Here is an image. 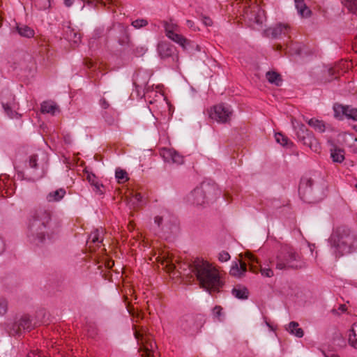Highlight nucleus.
Masks as SVG:
<instances>
[{
  "mask_svg": "<svg viewBox=\"0 0 357 357\" xmlns=\"http://www.w3.org/2000/svg\"><path fill=\"white\" fill-rule=\"evenodd\" d=\"M60 227L59 222L52 218L49 209L39 207L30 215L28 238L31 243L37 245L51 243L58 237Z\"/></svg>",
  "mask_w": 357,
  "mask_h": 357,
  "instance_id": "f257e3e1",
  "label": "nucleus"
},
{
  "mask_svg": "<svg viewBox=\"0 0 357 357\" xmlns=\"http://www.w3.org/2000/svg\"><path fill=\"white\" fill-rule=\"evenodd\" d=\"M192 272L196 276L201 288L212 294L219 292L225 281L220 271L213 264L200 258H196L190 264Z\"/></svg>",
  "mask_w": 357,
  "mask_h": 357,
  "instance_id": "f03ea898",
  "label": "nucleus"
},
{
  "mask_svg": "<svg viewBox=\"0 0 357 357\" xmlns=\"http://www.w3.org/2000/svg\"><path fill=\"white\" fill-rule=\"evenodd\" d=\"M328 243L333 255L340 257L356 250L357 236L349 227L340 226L333 229Z\"/></svg>",
  "mask_w": 357,
  "mask_h": 357,
  "instance_id": "7ed1b4c3",
  "label": "nucleus"
},
{
  "mask_svg": "<svg viewBox=\"0 0 357 357\" xmlns=\"http://www.w3.org/2000/svg\"><path fill=\"white\" fill-rule=\"evenodd\" d=\"M220 190L214 183L203 182L188 195V201L196 206H206L215 201Z\"/></svg>",
  "mask_w": 357,
  "mask_h": 357,
  "instance_id": "20e7f679",
  "label": "nucleus"
},
{
  "mask_svg": "<svg viewBox=\"0 0 357 357\" xmlns=\"http://www.w3.org/2000/svg\"><path fill=\"white\" fill-rule=\"evenodd\" d=\"M306 267L305 261L291 248L283 249L277 257L276 268L278 269H302Z\"/></svg>",
  "mask_w": 357,
  "mask_h": 357,
  "instance_id": "39448f33",
  "label": "nucleus"
},
{
  "mask_svg": "<svg viewBox=\"0 0 357 357\" xmlns=\"http://www.w3.org/2000/svg\"><path fill=\"white\" fill-rule=\"evenodd\" d=\"M204 322L203 317L198 314H185L179 318L177 327L185 335H193L199 332Z\"/></svg>",
  "mask_w": 357,
  "mask_h": 357,
  "instance_id": "423d86ee",
  "label": "nucleus"
},
{
  "mask_svg": "<svg viewBox=\"0 0 357 357\" xmlns=\"http://www.w3.org/2000/svg\"><path fill=\"white\" fill-rule=\"evenodd\" d=\"M135 338L141 344L140 349L143 351L142 357H158V353L155 351L157 346L153 341L152 337L147 333L146 328L135 329L134 333Z\"/></svg>",
  "mask_w": 357,
  "mask_h": 357,
  "instance_id": "0eeeda50",
  "label": "nucleus"
},
{
  "mask_svg": "<svg viewBox=\"0 0 357 357\" xmlns=\"http://www.w3.org/2000/svg\"><path fill=\"white\" fill-rule=\"evenodd\" d=\"M293 126L296 130L297 137L304 145L310 147L312 150L317 151L319 145L317 140L314 137L313 133L310 131L304 124L297 123L294 124L292 121Z\"/></svg>",
  "mask_w": 357,
  "mask_h": 357,
  "instance_id": "6e6552de",
  "label": "nucleus"
},
{
  "mask_svg": "<svg viewBox=\"0 0 357 357\" xmlns=\"http://www.w3.org/2000/svg\"><path fill=\"white\" fill-rule=\"evenodd\" d=\"M1 102L4 112L11 119H18L20 114L17 112L19 105L15 101V98L9 91H5L1 93Z\"/></svg>",
  "mask_w": 357,
  "mask_h": 357,
  "instance_id": "1a4fd4ad",
  "label": "nucleus"
},
{
  "mask_svg": "<svg viewBox=\"0 0 357 357\" xmlns=\"http://www.w3.org/2000/svg\"><path fill=\"white\" fill-rule=\"evenodd\" d=\"M313 183V180L308 177H303L301 180L298 193L301 199L305 202H314L317 200L312 188Z\"/></svg>",
  "mask_w": 357,
  "mask_h": 357,
  "instance_id": "9d476101",
  "label": "nucleus"
},
{
  "mask_svg": "<svg viewBox=\"0 0 357 357\" xmlns=\"http://www.w3.org/2000/svg\"><path fill=\"white\" fill-rule=\"evenodd\" d=\"M154 222L161 231L169 233L176 225V219L168 211H163L155 217Z\"/></svg>",
  "mask_w": 357,
  "mask_h": 357,
  "instance_id": "9b49d317",
  "label": "nucleus"
},
{
  "mask_svg": "<svg viewBox=\"0 0 357 357\" xmlns=\"http://www.w3.org/2000/svg\"><path fill=\"white\" fill-rule=\"evenodd\" d=\"M231 111L230 109L220 104L213 107V110L210 112V117L218 123H227L230 120Z\"/></svg>",
  "mask_w": 357,
  "mask_h": 357,
  "instance_id": "f8f14e48",
  "label": "nucleus"
},
{
  "mask_svg": "<svg viewBox=\"0 0 357 357\" xmlns=\"http://www.w3.org/2000/svg\"><path fill=\"white\" fill-rule=\"evenodd\" d=\"M38 156L36 154H33L28 158L26 160L25 166L30 169V175L29 180L35 181L42 178L44 175L43 172H37L39 169Z\"/></svg>",
  "mask_w": 357,
  "mask_h": 357,
  "instance_id": "ddd939ff",
  "label": "nucleus"
},
{
  "mask_svg": "<svg viewBox=\"0 0 357 357\" xmlns=\"http://www.w3.org/2000/svg\"><path fill=\"white\" fill-rule=\"evenodd\" d=\"M32 328V323L29 317L24 315L13 324L10 330V335H19L22 331H30Z\"/></svg>",
  "mask_w": 357,
  "mask_h": 357,
  "instance_id": "4468645a",
  "label": "nucleus"
},
{
  "mask_svg": "<svg viewBox=\"0 0 357 357\" xmlns=\"http://www.w3.org/2000/svg\"><path fill=\"white\" fill-rule=\"evenodd\" d=\"M160 155L167 162L174 163L176 165H181L183 162V157L176 151L172 149H160Z\"/></svg>",
  "mask_w": 357,
  "mask_h": 357,
  "instance_id": "2eb2a0df",
  "label": "nucleus"
},
{
  "mask_svg": "<svg viewBox=\"0 0 357 357\" xmlns=\"http://www.w3.org/2000/svg\"><path fill=\"white\" fill-rule=\"evenodd\" d=\"M335 116H340V114L345 116L347 119L357 121V109L349 105H342L335 104L333 106Z\"/></svg>",
  "mask_w": 357,
  "mask_h": 357,
  "instance_id": "dca6fc26",
  "label": "nucleus"
},
{
  "mask_svg": "<svg viewBox=\"0 0 357 357\" xmlns=\"http://www.w3.org/2000/svg\"><path fill=\"white\" fill-rule=\"evenodd\" d=\"M290 26L287 24L278 23L274 26L266 30L268 35H271L273 38H278L282 36H287L290 31Z\"/></svg>",
  "mask_w": 357,
  "mask_h": 357,
  "instance_id": "f3484780",
  "label": "nucleus"
},
{
  "mask_svg": "<svg viewBox=\"0 0 357 357\" xmlns=\"http://www.w3.org/2000/svg\"><path fill=\"white\" fill-rule=\"evenodd\" d=\"M174 51V47L169 43L160 42L158 45V52L162 59L172 56Z\"/></svg>",
  "mask_w": 357,
  "mask_h": 357,
  "instance_id": "a211bd4d",
  "label": "nucleus"
},
{
  "mask_svg": "<svg viewBox=\"0 0 357 357\" xmlns=\"http://www.w3.org/2000/svg\"><path fill=\"white\" fill-rule=\"evenodd\" d=\"M247 271V265L245 262L240 261V264L237 261H234L230 268L229 273L236 278H242Z\"/></svg>",
  "mask_w": 357,
  "mask_h": 357,
  "instance_id": "6ab92c4d",
  "label": "nucleus"
},
{
  "mask_svg": "<svg viewBox=\"0 0 357 357\" xmlns=\"http://www.w3.org/2000/svg\"><path fill=\"white\" fill-rule=\"evenodd\" d=\"M64 37L74 45H77L81 41L80 33L75 31L70 26H67L64 29Z\"/></svg>",
  "mask_w": 357,
  "mask_h": 357,
  "instance_id": "aec40b11",
  "label": "nucleus"
},
{
  "mask_svg": "<svg viewBox=\"0 0 357 357\" xmlns=\"http://www.w3.org/2000/svg\"><path fill=\"white\" fill-rule=\"evenodd\" d=\"M41 112L44 114H51L54 115L56 112L59 111V107L53 101H44L41 104Z\"/></svg>",
  "mask_w": 357,
  "mask_h": 357,
  "instance_id": "412c9836",
  "label": "nucleus"
},
{
  "mask_svg": "<svg viewBox=\"0 0 357 357\" xmlns=\"http://www.w3.org/2000/svg\"><path fill=\"white\" fill-rule=\"evenodd\" d=\"M65 195V189L59 188L48 193L46 196V199L48 202H59L64 197Z\"/></svg>",
  "mask_w": 357,
  "mask_h": 357,
  "instance_id": "4be33fe9",
  "label": "nucleus"
},
{
  "mask_svg": "<svg viewBox=\"0 0 357 357\" xmlns=\"http://www.w3.org/2000/svg\"><path fill=\"white\" fill-rule=\"evenodd\" d=\"M231 294L236 298L244 300L248 298L249 291L245 287L238 285L232 289Z\"/></svg>",
  "mask_w": 357,
  "mask_h": 357,
  "instance_id": "5701e85b",
  "label": "nucleus"
},
{
  "mask_svg": "<svg viewBox=\"0 0 357 357\" xmlns=\"http://www.w3.org/2000/svg\"><path fill=\"white\" fill-rule=\"evenodd\" d=\"M295 6L298 13L302 17H308L310 15L311 10L307 7L303 0H295Z\"/></svg>",
  "mask_w": 357,
  "mask_h": 357,
  "instance_id": "b1692460",
  "label": "nucleus"
},
{
  "mask_svg": "<svg viewBox=\"0 0 357 357\" xmlns=\"http://www.w3.org/2000/svg\"><path fill=\"white\" fill-rule=\"evenodd\" d=\"M102 234V230H100L98 229L93 231L91 234L89 236L87 243H94L98 245L99 243L102 242V237L101 234Z\"/></svg>",
  "mask_w": 357,
  "mask_h": 357,
  "instance_id": "393cba45",
  "label": "nucleus"
},
{
  "mask_svg": "<svg viewBox=\"0 0 357 357\" xmlns=\"http://www.w3.org/2000/svg\"><path fill=\"white\" fill-rule=\"evenodd\" d=\"M268 81L276 86H280L282 82L281 75L275 71H268L266 74Z\"/></svg>",
  "mask_w": 357,
  "mask_h": 357,
  "instance_id": "a878e982",
  "label": "nucleus"
},
{
  "mask_svg": "<svg viewBox=\"0 0 357 357\" xmlns=\"http://www.w3.org/2000/svg\"><path fill=\"white\" fill-rule=\"evenodd\" d=\"M17 31L18 33L23 37L32 38L34 36V31L25 24H18L17 26Z\"/></svg>",
  "mask_w": 357,
  "mask_h": 357,
  "instance_id": "bb28decb",
  "label": "nucleus"
},
{
  "mask_svg": "<svg viewBox=\"0 0 357 357\" xmlns=\"http://www.w3.org/2000/svg\"><path fill=\"white\" fill-rule=\"evenodd\" d=\"M183 49L190 54H194L196 52H201L202 47L196 43L195 41L186 39V43H185Z\"/></svg>",
  "mask_w": 357,
  "mask_h": 357,
  "instance_id": "cd10ccee",
  "label": "nucleus"
},
{
  "mask_svg": "<svg viewBox=\"0 0 357 357\" xmlns=\"http://www.w3.org/2000/svg\"><path fill=\"white\" fill-rule=\"evenodd\" d=\"M331 157L333 162L341 163L344 160V150L337 147L331 149Z\"/></svg>",
  "mask_w": 357,
  "mask_h": 357,
  "instance_id": "c85d7f7f",
  "label": "nucleus"
},
{
  "mask_svg": "<svg viewBox=\"0 0 357 357\" xmlns=\"http://www.w3.org/2000/svg\"><path fill=\"white\" fill-rule=\"evenodd\" d=\"M110 29V27L107 28V29H105L104 27H97L93 33V36L90 39L89 44L91 45L96 40L107 35Z\"/></svg>",
  "mask_w": 357,
  "mask_h": 357,
  "instance_id": "c756f323",
  "label": "nucleus"
},
{
  "mask_svg": "<svg viewBox=\"0 0 357 357\" xmlns=\"http://www.w3.org/2000/svg\"><path fill=\"white\" fill-rule=\"evenodd\" d=\"M349 343L352 347L357 349V323H354L349 331Z\"/></svg>",
  "mask_w": 357,
  "mask_h": 357,
  "instance_id": "7c9ffc66",
  "label": "nucleus"
},
{
  "mask_svg": "<svg viewBox=\"0 0 357 357\" xmlns=\"http://www.w3.org/2000/svg\"><path fill=\"white\" fill-rule=\"evenodd\" d=\"M275 138L276 142L284 147L291 148L293 146V143L288 139V137L281 132H276L275 134Z\"/></svg>",
  "mask_w": 357,
  "mask_h": 357,
  "instance_id": "2f4dec72",
  "label": "nucleus"
},
{
  "mask_svg": "<svg viewBox=\"0 0 357 357\" xmlns=\"http://www.w3.org/2000/svg\"><path fill=\"white\" fill-rule=\"evenodd\" d=\"M298 326L299 325L297 322L291 321L289 324V327L287 330L289 331L291 334L294 335L298 337H302L304 335V333L303 329L299 328Z\"/></svg>",
  "mask_w": 357,
  "mask_h": 357,
  "instance_id": "473e14b6",
  "label": "nucleus"
},
{
  "mask_svg": "<svg viewBox=\"0 0 357 357\" xmlns=\"http://www.w3.org/2000/svg\"><path fill=\"white\" fill-rule=\"evenodd\" d=\"M349 13L357 17V0H341Z\"/></svg>",
  "mask_w": 357,
  "mask_h": 357,
  "instance_id": "72a5a7b5",
  "label": "nucleus"
},
{
  "mask_svg": "<svg viewBox=\"0 0 357 357\" xmlns=\"http://www.w3.org/2000/svg\"><path fill=\"white\" fill-rule=\"evenodd\" d=\"M169 35L167 37L172 40V41L176 43L182 47H183L185 43H186V38L181 34H178L175 32H169Z\"/></svg>",
  "mask_w": 357,
  "mask_h": 357,
  "instance_id": "f704fd0d",
  "label": "nucleus"
},
{
  "mask_svg": "<svg viewBox=\"0 0 357 357\" xmlns=\"http://www.w3.org/2000/svg\"><path fill=\"white\" fill-rule=\"evenodd\" d=\"M307 123L320 132H324L325 131V123L322 121L311 119L307 121Z\"/></svg>",
  "mask_w": 357,
  "mask_h": 357,
  "instance_id": "c9c22d12",
  "label": "nucleus"
},
{
  "mask_svg": "<svg viewBox=\"0 0 357 357\" xmlns=\"http://www.w3.org/2000/svg\"><path fill=\"white\" fill-rule=\"evenodd\" d=\"M115 176L119 183H124L128 180L126 171L120 168L116 169Z\"/></svg>",
  "mask_w": 357,
  "mask_h": 357,
  "instance_id": "e433bc0d",
  "label": "nucleus"
},
{
  "mask_svg": "<svg viewBox=\"0 0 357 357\" xmlns=\"http://www.w3.org/2000/svg\"><path fill=\"white\" fill-rule=\"evenodd\" d=\"M142 196L140 193H135L130 199L129 204L133 208H137L141 205Z\"/></svg>",
  "mask_w": 357,
  "mask_h": 357,
  "instance_id": "4c0bfd02",
  "label": "nucleus"
},
{
  "mask_svg": "<svg viewBox=\"0 0 357 357\" xmlns=\"http://www.w3.org/2000/svg\"><path fill=\"white\" fill-rule=\"evenodd\" d=\"M162 264L165 265V268L167 271H172L176 268L172 259L169 256L163 257Z\"/></svg>",
  "mask_w": 357,
  "mask_h": 357,
  "instance_id": "58836bf2",
  "label": "nucleus"
},
{
  "mask_svg": "<svg viewBox=\"0 0 357 357\" xmlns=\"http://www.w3.org/2000/svg\"><path fill=\"white\" fill-rule=\"evenodd\" d=\"M36 6L40 10H46L51 6L50 0H35Z\"/></svg>",
  "mask_w": 357,
  "mask_h": 357,
  "instance_id": "ea45409f",
  "label": "nucleus"
},
{
  "mask_svg": "<svg viewBox=\"0 0 357 357\" xmlns=\"http://www.w3.org/2000/svg\"><path fill=\"white\" fill-rule=\"evenodd\" d=\"M164 28H165V31L166 36H167L169 35V32H175V31H176L178 29V26L176 24L165 22H164Z\"/></svg>",
  "mask_w": 357,
  "mask_h": 357,
  "instance_id": "a19ab883",
  "label": "nucleus"
},
{
  "mask_svg": "<svg viewBox=\"0 0 357 357\" xmlns=\"http://www.w3.org/2000/svg\"><path fill=\"white\" fill-rule=\"evenodd\" d=\"M8 309V301L4 298H0V315H4Z\"/></svg>",
  "mask_w": 357,
  "mask_h": 357,
  "instance_id": "79ce46f5",
  "label": "nucleus"
},
{
  "mask_svg": "<svg viewBox=\"0 0 357 357\" xmlns=\"http://www.w3.org/2000/svg\"><path fill=\"white\" fill-rule=\"evenodd\" d=\"M86 327L88 335L91 338H94L98 334L96 328L92 324H88Z\"/></svg>",
  "mask_w": 357,
  "mask_h": 357,
  "instance_id": "37998d69",
  "label": "nucleus"
},
{
  "mask_svg": "<svg viewBox=\"0 0 357 357\" xmlns=\"http://www.w3.org/2000/svg\"><path fill=\"white\" fill-rule=\"evenodd\" d=\"M147 51V48L144 46H137L133 50V53L137 56H143Z\"/></svg>",
  "mask_w": 357,
  "mask_h": 357,
  "instance_id": "c03bdc74",
  "label": "nucleus"
},
{
  "mask_svg": "<svg viewBox=\"0 0 357 357\" xmlns=\"http://www.w3.org/2000/svg\"><path fill=\"white\" fill-rule=\"evenodd\" d=\"M106 123L109 125H114L116 123V119L114 116L110 115L107 112H105L103 114Z\"/></svg>",
  "mask_w": 357,
  "mask_h": 357,
  "instance_id": "a18cd8bd",
  "label": "nucleus"
},
{
  "mask_svg": "<svg viewBox=\"0 0 357 357\" xmlns=\"http://www.w3.org/2000/svg\"><path fill=\"white\" fill-rule=\"evenodd\" d=\"M147 24V21L143 19L136 20L132 22V25L137 29L145 26Z\"/></svg>",
  "mask_w": 357,
  "mask_h": 357,
  "instance_id": "49530a36",
  "label": "nucleus"
},
{
  "mask_svg": "<svg viewBox=\"0 0 357 357\" xmlns=\"http://www.w3.org/2000/svg\"><path fill=\"white\" fill-rule=\"evenodd\" d=\"M230 259V255L226 251H222L218 255V260L221 262H225Z\"/></svg>",
  "mask_w": 357,
  "mask_h": 357,
  "instance_id": "de8ad7c7",
  "label": "nucleus"
},
{
  "mask_svg": "<svg viewBox=\"0 0 357 357\" xmlns=\"http://www.w3.org/2000/svg\"><path fill=\"white\" fill-rule=\"evenodd\" d=\"M260 272L262 275L268 277V278H271L273 275V271L270 268H266V267L263 268L261 266Z\"/></svg>",
  "mask_w": 357,
  "mask_h": 357,
  "instance_id": "09e8293b",
  "label": "nucleus"
},
{
  "mask_svg": "<svg viewBox=\"0 0 357 357\" xmlns=\"http://www.w3.org/2000/svg\"><path fill=\"white\" fill-rule=\"evenodd\" d=\"M222 310V308L219 305H216L213 309V314L214 317H217L220 321L221 320Z\"/></svg>",
  "mask_w": 357,
  "mask_h": 357,
  "instance_id": "8fccbe9b",
  "label": "nucleus"
},
{
  "mask_svg": "<svg viewBox=\"0 0 357 357\" xmlns=\"http://www.w3.org/2000/svg\"><path fill=\"white\" fill-rule=\"evenodd\" d=\"M87 179L91 184L95 185V187L98 189L99 188V183L96 181V176L94 174H88Z\"/></svg>",
  "mask_w": 357,
  "mask_h": 357,
  "instance_id": "3c124183",
  "label": "nucleus"
},
{
  "mask_svg": "<svg viewBox=\"0 0 357 357\" xmlns=\"http://www.w3.org/2000/svg\"><path fill=\"white\" fill-rule=\"evenodd\" d=\"M6 249L5 241L3 238L0 236V255L4 252Z\"/></svg>",
  "mask_w": 357,
  "mask_h": 357,
  "instance_id": "603ef678",
  "label": "nucleus"
},
{
  "mask_svg": "<svg viewBox=\"0 0 357 357\" xmlns=\"http://www.w3.org/2000/svg\"><path fill=\"white\" fill-rule=\"evenodd\" d=\"M100 103L101 107L105 109L109 108V102L105 98L101 99Z\"/></svg>",
  "mask_w": 357,
  "mask_h": 357,
  "instance_id": "864d4df0",
  "label": "nucleus"
},
{
  "mask_svg": "<svg viewBox=\"0 0 357 357\" xmlns=\"http://www.w3.org/2000/svg\"><path fill=\"white\" fill-rule=\"evenodd\" d=\"M186 24L187 26L190 28V29H193L194 31L196 30V26H195V22L190 20H186Z\"/></svg>",
  "mask_w": 357,
  "mask_h": 357,
  "instance_id": "5fc2aeb1",
  "label": "nucleus"
},
{
  "mask_svg": "<svg viewBox=\"0 0 357 357\" xmlns=\"http://www.w3.org/2000/svg\"><path fill=\"white\" fill-rule=\"evenodd\" d=\"M203 23L206 26H211L212 24H213L211 19L208 17H204V18H203Z\"/></svg>",
  "mask_w": 357,
  "mask_h": 357,
  "instance_id": "6e6d98bb",
  "label": "nucleus"
},
{
  "mask_svg": "<svg viewBox=\"0 0 357 357\" xmlns=\"http://www.w3.org/2000/svg\"><path fill=\"white\" fill-rule=\"evenodd\" d=\"M27 357H43L40 354L36 353L35 351H31L27 354Z\"/></svg>",
  "mask_w": 357,
  "mask_h": 357,
  "instance_id": "4d7b16f0",
  "label": "nucleus"
},
{
  "mask_svg": "<svg viewBox=\"0 0 357 357\" xmlns=\"http://www.w3.org/2000/svg\"><path fill=\"white\" fill-rule=\"evenodd\" d=\"M338 310H340L342 312H344L347 310L346 305L344 304L340 305Z\"/></svg>",
  "mask_w": 357,
  "mask_h": 357,
  "instance_id": "13d9d810",
  "label": "nucleus"
},
{
  "mask_svg": "<svg viewBox=\"0 0 357 357\" xmlns=\"http://www.w3.org/2000/svg\"><path fill=\"white\" fill-rule=\"evenodd\" d=\"M128 40H129V38H128V36H126V40H119V43H120V45H123L126 43H128Z\"/></svg>",
  "mask_w": 357,
  "mask_h": 357,
  "instance_id": "bf43d9fd",
  "label": "nucleus"
},
{
  "mask_svg": "<svg viewBox=\"0 0 357 357\" xmlns=\"http://www.w3.org/2000/svg\"><path fill=\"white\" fill-rule=\"evenodd\" d=\"M250 260L251 261H256L257 263H258V261H257V260L255 259V257L254 256H252V255H251V256H250Z\"/></svg>",
  "mask_w": 357,
  "mask_h": 357,
  "instance_id": "052dcab7",
  "label": "nucleus"
},
{
  "mask_svg": "<svg viewBox=\"0 0 357 357\" xmlns=\"http://www.w3.org/2000/svg\"><path fill=\"white\" fill-rule=\"evenodd\" d=\"M294 49H295V53H296V54H301V49H300V48L295 47Z\"/></svg>",
  "mask_w": 357,
  "mask_h": 357,
  "instance_id": "680f3d73",
  "label": "nucleus"
},
{
  "mask_svg": "<svg viewBox=\"0 0 357 357\" xmlns=\"http://www.w3.org/2000/svg\"><path fill=\"white\" fill-rule=\"evenodd\" d=\"M18 174H22V176H24V172H18Z\"/></svg>",
  "mask_w": 357,
  "mask_h": 357,
  "instance_id": "e2e57ef3",
  "label": "nucleus"
},
{
  "mask_svg": "<svg viewBox=\"0 0 357 357\" xmlns=\"http://www.w3.org/2000/svg\"><path fill=\"white\" fill-rule=\"evenodd\" d=\"M333 313H336V314H337V313H338V312H337V310H335V309H333Z\"/></svg>",
  "mask_w": 357,
  "mask_h": 357,
  "instance_id": "0e129e2a",
  "label": "nucleus"
},
{
  "mask_svg": "<svg viewBox=\"0 0 357 357\" xmlns=\"http://www.w3.org/2000/svg\"><path fill=\"white\" fill-rule=\"evenodd\" d=\"M332 357H338V356H332Z\"/></svg>",
  "mask_w": 357,
  "mask_h": 357,
  "instance_id": "69168bd1",
  "label": "nucleus"
},
{
  "mask_svg": "<svg viewBox=\"0 0 357 357\" xmlns=\"http://www.w3.org/2000/svg\"><path fill=\"white\" fill-rule=\"evenodd\" d=\"M356 189H357V184L356 185Z\"/></svg>",
  "mask_w": 357,
  "mask_h": 357,
  "instance_id": "338daca9",
  "label": "nucleus"
}]
</instances>
